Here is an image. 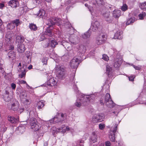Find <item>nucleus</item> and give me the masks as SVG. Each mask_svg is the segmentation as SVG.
Instances as JSON below:
<instances>
[{"mask_svg": "<svg viewBox=\"0 0 146 146\" xmlns=\"http://www.w3.org/2000/svg\"><path fill=\"white\" fill-rule=\"evenodd\" d=\"M46 23L48 26V27L47 28L44 34L41 36L42 37H44L45 38H47V36L51 37L53 35L52 33L51 30L49 28V27L55 24L58 26L63 24L61 19L58 18H52L51 19H48L46 20Z\"/></svg>", "mask_w": 146, "mask_h": 146, "instance_id": "nucleus-1", "label": "nucleus"}, {"mask_svg": "<svg viewBox=\"0 0 146 146\" xmlns=\"http://www.w3.org/2000/svg\"><path fill=\"white\" fill-rule=\"evenodd\" d=\"M65 70L64 66L60 65H56L55 67V73L57 77L62 79L65 77Z\"/></svg>", "mask_w": 146, "mask_h": 146, "instance_id": "nucleus-2", "label": "nucleus"}, {"mask_svg": "<svg viewBox=\"0 0 146 146\" xmlns=\"http://www.w3.org/2000/svg\"><path fill=\"white\" fill-rule=\"evenodd\" d=\"M81 56L74 57L70 62V66L74 69L76 68L81 60Z\"/></svg>", "mask_w": 146, "mask_h": 146, "instance_id": "nucleus-3", "label": "nucleus"}, {"mask_svg": "<svg viewBox=\"0 0 146 146\" xmlns=\"http://www.w3.org/2000/svg\"><path fill=\"white\" fill-rule=\"evenodd\" d=\"M105 101L106 104L108 107L112 108L115 105V104L112 100L110 94L108 93L106 94L105 97Z\"/></svg>", "mask_w": 146, "mask_h": 146, "instance_id": "nucleus-4", "label": "nucleus"}, {"mask_svg": "<svg viewBox=\"0 0 146 146\" xmlns=\"http://www.w3.org/2000/svg\"><path fill=\"white\" fill-rule=\"evenodd\" d=\"M18 71L19 72H21V73L19 74V76L21 78L25 77L26 75V66L25 65H23L21 66V64L19 63L18 65Z\"/></svg>", "mask_w": 146, "mask_h": 146, "instance_id": "nucleus-5", "label": "nucleus"}, {"mask_svg": "<svg viewBox=\"0 0 146 146\" xmlns=\"http://www.w3.org/2000/svg\"><path fill=\"white\" fill-rule=\"evenodd\" d=\"M67 131H69L72 133L74 132V130L72 128H70L68 126H65L64 125L62 126L61 127L57 129L55 131V132H61L63 133H64Z\"/></svg>", "mask_w": 146, "mask_h": 146, "instance_id": "nucleus-6", "label": "nucleus"}, {"mask_svg": "<svg viewBox=\"0 0 146 146\" xmlns=\"http://www.w3.org/2000/svg\"><path fill=\"white\" fill-rule=\"evenodd\" d=\"M122 62V56L118 53L114 61L113 66L115 68H117L119 67Z\"/></svg>", "mask_w": 146, "mask_h": 146, "instance_id": "nucleus-7", "label": "nucleus"}, {"mask_svg": "<svg viewBox=\"0 0 146 146\" xmlns=\"http://www.w3.org/2000/svg\"><path fill=\"white\" fill-rule=\"evenodd\" d=\"M107 35L102 34L99 35L96 38V43L98 45H100L104 42L106 39Z\"/></svg>", "mask_w": 146, "mask_h": 146, "instance_id": "nucleus-8", "label": "nucleus"}, {"mask_svg": "<svg viewBox=\"0 0 146 146\" xmlns=\"http://www.w3.org/2000/svg\"><path fill=\"white\" fill-rule=\"evenodd\" d=\"M102 15L107 21L109 23L111 22L112 20L110 16V12L109 11L105 9L102 13Z\"/></svg>", "mask_w": 146, "mask_h": 146, "instance_id": "nucleus-9", "label": "nucleus"}, {"mask_svg": "<svg viewBox=\"0 0 146 146\" xmlns=\"http://www.w3.org/2000/svg\"><path fill=\"white\" fill-rule=\"evenodd\" d=\"M33 121L31 122L30 125L31 128L33 129L34 131H37L40 129V126H39L34 118L33 119Z\"/></svg>", "mask_w": 146, "mask_h": 146, "instance_id": "nucleus-10", "label": "nucleus"}, {"mask_svg": "<svg viewBox=\"0 0 146 146\" xmlns=\"http://www.w3.org/2000/svg\"><path fill=\"white\" fill-rule=\"evenodd\" d=\"M100 25V23L98 21H93L92 23L91 26L89 30H92L93 31H97Z\"/></svg>", "mask_w": 146, "mask_h": 146, "instance_id": "nucleus-11", "label": "nucleus"}, {"mask_svg": "<svg viewBox=\"0 0 146 146\" xmlns=\"http://www.w3.org/2000/svg\"><path fill=\"white\" fill-rule=\"evenodd\" d=\"M57 81L56 78L51 77L48 79L47 82V85L50 86H53L56 85Z\"/></svg>", "mask_w": 146, "mask_h": 146, "instance_id": "nucleus-12", "label": "nucleus"}, {"mask_svg": "<svg viewBox=\"0 0 146 146\" xmlns=\"http://www.w3.org/2000/svg\"><path fill=\"white\" fill-rule=\"evenodd\" d=\"M117 128V126H116L114 129L112 131L111 130L109 133V138L111 141L114 142L115 141V133L116 132Z\"/></svg>", "mask_w": 146, "mask_h": 146, "instance_id": "nucleus-13", "label": "nucleus"}, {"mask_svg": "<svg viewBox=\"0 0 146 146\" xmlns=\"http://www.w3.org/2000/svg\"><path fill=\"white\" fill-rule=\"evenodd\" d=\"M37 16L40 18L45 19L46 17V15L45 13L44 10L42 9H40L38 11V13L37 14Z\"/></svg>", "mask_w": 146, "mask_h": 146, "instance_id": "nucleus-14", "label": "nucleus"}, {"mask_svg": "<svg viewBox=\"0 0 146 146\" xmlns=\"http://www.w3.org/2000/svg\"><path fill=\"white\" fill-rule=\"evenodd\" d=\"M25 50V45L23 43L18 44L17 46V50L19 53L24 52Z\"/></svg>", "mask_w": 146, "mask_h": 146, "instance_id": "nucleus-15", "label": "nucleus"}, {"mask_svg": "<svg viewBox=\"0 0 146 146\" xmlns=\"http://www.w3.org/2000/svg\"><path fill=\"white\" fill-rule=\"evenodd\" d=\"M12 38L10 34H7L4 41V44L7 45L11 44Z\"/></svg>", "mask_w": 146, "mask_h": 146, "instance_id": "nucleus-16", "label": "nucleus"}, {"mask_svg": "<svg viewBox=\"0 0 146 146\" xmlns=\"http://www.w3.org/2000/svg\"><path fill=\"white\" fill-rule=\"evenodd\" d=\"M8 3L9 5L13 8L16 7L19 5V1L15 0H12L10 1Z\"/></svg>", "mask_w": 146, "mask_h": 146, "instance_id": "nucleus-17", "label": "nucleus"}, {"mask_svg": "<svg viewBox=\"0 0 146 146\" xmlns=\"http://www.w3.org/2000/svg\"><path fill=\"white\" fill-rule=\"evenodd\" d=\"M123 37V32L121 31H118L115 34L114 38L115 39H121Z\"/></svg>", "mask_w": 146, "mask_h": 146, "instance_id": "nucleus-18", "label": "nucleus"}, {"mask_svg": "<svg viewBox=\"0 0 146 146\" xmlns=\"http://www.w3.org/2000/svg\"><path fill=\"white\" fill-rule=\"evenodd\" d=\"M15 53L14 52L11 50L8 54V58L10 60H13L15 58Z\"/></svg>", "mask_w": 146, "mask_h": 146, "instance_id": "nucleus-19", "label": "nucleus"}, {"mask_svg": "<svg viewBox=\"0 0 146 146\" xmlns=\"http://www.w3.org/2000/svg\"><path fill=\"white\" fill-rule=\"evenodd\" d=\"M66 114L63 113H60L58 114V117L59 118V121L62 122L65 120L66 118Z\"/></svg>", "mask_w": 146, "mask_h": 146, "instance_id": "nucleus-20", "label": "nucleus"}, {"mask_svg": "<svg viewBox=\"0 0 146 146\" xmlns=\"http://www.w3.org/2000/svg\"><path fill=\"white\" fill-rule=\"evenodd\" d=\"M8 119L9 121L12 123H16L19 120L18 117H17V118H15L14 117L10 116H8Z\"/></svg>", "mask_w": 146, "mask_h": 146, "instance_id": "nucleus-21", "label": "nucleus"}, {"mask_svg": "<svg viewBox=\"0 0 146 146\" xmlns=\"http://www.w3.org/2000/svg\"><path fill=\"white\" fill-rule=\"evenodd\" d=\"M96 3H93V4L97 7L101 6L103 5L104 3L103 0H95Z\"/></svg>", "mask_w": 146, "mask_h": 146, "instance_id": "nucleus-22", "label": "nucleus"}, {"mask_svg": "<svg viewBox=\"0 0 146 146\" xmlns=\"http://www.w3.org/2000/svg\"><path fill=\"white\" fill-rule=\"evenodd\" d=\"M19 104L18 102L14 103L12 104L11 109L14 111H17L19 107Z\"/></svg>", "mask_w": 146, "mask_h": 146, "instance_id": "nucleus-23", "label": "nucleus"}, {"mask_svg": "<svg viewBox=\"0 0 146 146\" xmlns=\"http://www.w3.org/2000/svg\"><path fill=\"white\" fill-rule=\"evenodd\" d=\"M121 14V11L119 10H114L113 13V16L116 18H118Z\"/></svg>", "mask_w": 146, "mask_h": 146, "instance_id": "nucleus-24", "label": "nucleus"}, {"mask_svg": "<svg viewBox=\"0 0 146 146\" xmlns=\"http://www.w3.org/2000/svg\"><path fill=\"white\" fill-rule=\"evenodd\" d=\"M24 40L23 37L21 35H19L17 36L16 38V42H18L19 44L22 43Z\"/></svg>", "mask_w": 146, "mask_h": 146, "instance_id": "nucleus-25", "label": "nucleus"}, {"mask_svg": "<svg viewBox=\"0 0 146 146\" xmlns=\"http://www.w3.org/2000/svg\"><path fill=\"white\" fill-rule=\"evenodd\" d=\"M86 50V47L84 46L80 45L79 46V49L78 50V53H81V55H82L85 52Z\"/></svg>", "mask_w": 146, "mask_h": 146, "instance_id": "nucleus-26", "label": "nucleus"}, {"mask_svg": "<svg viewBox=\"0 0 146 146\" xmlns=\"http://www.w3.org/2000/svg\"><path fill=\"white\" fill-rule=\"evenodd\" d=\"M96 115L97 117L99 122L102 121L104 120L105 118V115L103 113H100Z\"/></svg>", "mask_w": 146, "mask_h": 146, "instance_id": "nucleus-27", "label": "nucleus"}, {"mask_svg": "<svg viewBox=\"0 0 146 146\" xmlns=\"http://www.w3.org/2000/svg\"><path fill=\"white\" fill-rule=\"evenodd\" d=\"M90 141V142H92L93 143L97 142V136L96 135L95 133L94 132H93L92 133V135L91 137Z\"/></svg>", "mask_w": 146, "mask_h": 146, "instance_id": "nucleus-28", "label": "nucleus"}, {"mask_svg": "<svg viewBox=\"0 0 146 146\" xmlns=\"http://www.w3.org/2000/svg\"><path fill=\"white\" fill-rule=\"evenodd\" d=\"M91 35V32L89 30L86 33L82 35V37L84 39L89 38Z\"/></svg>", "mask_w": 146, "mask_h": 146, "instance_id": "nucleus-29", "label": "nucleus"}, {"mask_svg": "<svg viewBox=\"0 0 146 146\" xmlns=\"http://www.w3.org/2000/svg\"><path fill=\"white\" fill-rule=\"evenodd\" d=\"M94 95H91L90 96L88 95V96L85 97L84 96L83 99L84 100H85L86 99H87V101H86V102L87 103H88L89 102H92L91 99H92V98H94Z\"/></svg>", "mask_w": 146, "mask_h": 146, "instance_id": "nucleus-30", "label": "nucleus"}, {"mask_svg": "<svg viewBox=\"0 0 146 146\" xmlns=\"http://www.w3.org/2000/svg\"><path fill=\"white\" fill-rule=\"evenodd\" d=\"M44 102L43 100H41L38 102L36 106L38 109H40L44 106Z\"/></svg>", "mask_w": 146, "mask_h": 146, "instance_id": "nucleus-31", "label": "nucleus"}, {"mask_svg": "<svg viewBox=\"0 0 146 146\" xmlns=\"http://www.w3.org/2000/svg\"><path fill=\"white\" fill-rule=\"evenodd\" d=\"M73 35H72L69 38V41L72 43L73 44H76L78 42V40L76 38H72Z\"/></svg>", "mask_w": 146, "mask_h": 146, "instance_id": "nucleus-32", "label": "nucleus"}, {"mask_svg": "<svg viewBox=\"0 0 146 146\" xmlns=\"http://www.w3.org/2000/svg\"><path fill=\"white\" fill-rule=\"evenodd\" d=\"M17 130L19 131V133H23L25 131V127L23 126H19L17 128Z\"/></svg>", "mask_w": 146, "mask_h": 146, "instance_id": "nucleus-33", "label": "nucleus"}, {"mask_svg": "<svg viewBox=\"0 0 146 146\" xmlns=\"http://www.w3.org/2000/svg\"><path fill=\"white\" fill-rule=\"evenodd\" d=\"M29 27L31 30L34 31H36L37 28L36 25L33 23L30 24L29 25Z\"/></svg>", "mask_w": 146, "mask_h": 146, "instance_id": "nucleus-34", "label": "nucleus"}, {"mask_svg": "<svg viewBox=\"0 0 146 146\" xmlns=\"http://www.w3.org/2000/svg\"><path fill=\"white\" fill-rule=\"evenodd\" d=\"M112 68L109 65H107L106 66V72L108 75L111 74L112 72Z\"/></svg>", "mask_w": 146, "mask_h": 146, "instance_id": "nucleus-35", "label": "nucleus"}, {"mask_svg": "<svg viewBox=\"0 0 146 146\" xmlns=\"http://www.w3.org/2000/svg\"><path fill=\"white\" fill-rule=\"evenodd\" d=\"M135 18L134 17H133L128 19L126 23V25H128L131 23H133L135 21Z\"/></svg>", "mask_w": 146, "mask_h": 146, "instance_id": "nucleus-36", "label": "nucleus"}, {"mask_svg": "<svg viewBox=\"0 0 146 146\" xmlns=\"http://www.w3.org/2000/svg\"><path fill=\"white\" fill-rule=\"evenodd\" d=\"M59 118L58 117V114L56 115L54 118L52 119L53 123H58L60 122Z\"/></svg>", "mask_w": 146, "mask_h": 146, "instance_id": "nucleus-37", "label": "nucleus"}, {"mask_svg": "<svg viewBox=\"0 0 146 146\" xmlns=\"http://www.w3.org/2000/svg\"><path fill=\"white\" fill-rule=\"evenodd\" d=\"M82 99H79V100L77 99L76 102L75 103V105L77 107H80L81 105L82 100Z\"/></svg>", "mask_w": 146, "mask_h": 146, "instance_id": "nucleus-38", "label": "nucleus"}, {"mask_svg": "<svg viewBox=\"0 0 146 146\" xmlns=\"http://www.w3.org/2000/svg\"><path fill=\"white\" fill-rule=\"evenodd\" d=\"M22 101L23 102L24 104L26 105H29L31 102V100L27 99L26 98L23 99Z\"/></svg>", "mask_w": 146, "mask_h": 146, "instance_id": "nucleus-39", "label": "nucleus"}, {"mask_svg": "<svg viewBox=\"0 0 146 146\" xmlns=\"http://www.w3.org/2000/svg\"><path fill=\"white\" fill-rule=\"evenodd\" d=\"M146 15V13L145 12H143L142 13L139 14V19L143 20V17Z\"/></svg>", "mask_w": 146, "mask_h": 146, "instance_id": "nucleus-40", "label": "nucleus"}, {"mask_svg": "<svg viewBox=\"0 0 146 146\" xmlns=\"http://www.w3.org/2000/svg\"><path fill=\"white\" fill-rule=\"evenodd\" d=\"M58 44L57 42L54 40H51L50 45L51 47L52 48H54Z\"/></svg>", "mask_w": 146, "mask_h": 146, "instance_id": "nucleus-41", "label": "nucleus"}, {"mask_svg": "<svg viewBox=\"0 0 146 146\" xmlns=\"http://www.w3.org/2000/svg\"><path fill=\"white\" fill-rule=\"evenodd\" d=\"M12 22L14 25H15L17 26H18L20 23V22L19 21V20L18 19H16L13 21Z\"/></svg>", "mask_w": 146, "mask_h": 146, "instance_id": "nucleus-42", "label": "nucleus"}, {"mask_svg": "<svg viewBox=\"0 0 146 146\" xmlns=\"http://www.w3.org/2000/svg\"><path fill=\"white\" fill-rule=\"evenodd\" d=\"M7 27L9 29L11 30L15 27V25L12 22L10 23H9L7 25Z\"/></svg>", "mask_w": 146, "mask_h": 146, "instance_id": "nucleus-43", "label": "nucleus"}, {"mask_svg": "<svg viewBox=\"0 0 146 146\" xmlns=\"http://www.w3.org/2000/svg\"><path fill=\"white\" fill-rule=\"evenodd\" d=\"M140 7L142 10L145 9H146V2L141 3Z\"/></svg>", "mask_w": 146, "mask_h": 146, "instance_id": "nucleus-44", "label": "nucleus"}, {"mask_svg": "<svg viewBox=\"0 0 146 146\" xmlns=\"http://www.w3.org/2000/svg\"><path fill=\"white\" fill-rule=\"evenodd\" d=\"M84 141L82 140H81L79 142H77L76 144V146H84Z\"/></svg>", "mask_w": 146, "mask_h": 146, "instance_id": "nucleus-45", "label": "nucleus"}, {"mask_svg": "<svg viewBox=\"0 0 146 146\" xmlns=\"http://www.w3.org/2000/svg\"><path fill=\"white\" fill-rule=\"evenodd\" d=\"M92 121L94 123L99 122L98 119H97V117H96V115H94L92 117Z\"/></svg>", "mask_w": 146, "mask_h": 146, "instance_id": "nucleus-46", "label": "nucleus"}, {"mask_svg": "<svg viewBox=\"0 0 146 146\" xmlns=\"http://www.w3.org/2000/svg\"><path fill=\"white\" fill-rule=\"evenodd\" d=\"M48 58L46 57H44L42 59V62L43 64L46 65L47 64Z\"/></svg>", "mask_w": 146, "mask_h": 146, "instance_id": "nucleus-47", "label": "nucleus"}, {"mask_svg": "<svg viewBox=\"0 0 146 146\" xmlns=\"http://www.w3.org/2000/svg\"><path fill=\"white\" fill-rule=\"evenodd\" d=\"M11 98L9 95H5L4 100L6 102H9L11 100Z\"/></svg>", "mask_w": 146, "mask_h": 146, "instance_id": "nucleus-48", "label": "nucleus"}, {"mask_svg": "<svg viewBox=\"0 0 146 146\" xmlns=\"http://www.w3.org/2000/svg\"><path fill=\"white\" fill-rule=\"evenodd\" d=\"M27 96V94L25 90L23 91V93H21V97L22 96H23V99H25V98H26Z\"/></svg>", "mask_w": 146, "mask_h": 146, "instance_id": "nucleus-49", "label": "nucleus"}, {"mask_svg": "<svg viewBox=\"0 0 146 146\" xmlns=\"http://www.w3.org/2000/svg\"><path fill=\"white\" fill-rule=\"evenodd\" d=\"M121 10L125 11L127 9V6L126 4H123L121 8Z\"/></svg>", "mask_w": 146, "mask_h": 146, "instance_id": "nucleus-50", "label": "nucleus"}, {"mask_svg": "<svg viewBox=\"0 0 146 146\" xmlns=\"http://www.w3.org/2000/svg\"><path fill=\"white\" fill-rule=\"evenodd\" d=\"M33 3L36 5L40 4L41 2L40 0H33Z\"/></svg>", "mask_w": 146, "mask_h": 146, "instance_id": "nucleus-51", "label": "nucleus"}, {"mask_svg": "<svg viewBox=\"0 0 146 146\" xmlns=\"http://www.w3.org/2000/svg\"><path fill=\"white\" fill-rule=\"evenodd\" d=\"M102 59L105 60L107 61L109 60V58L107 55L103 54L102 56Z\"/></svg>", "mask_w": 146, "mask_h": 146, "instance_id": "nucleus-52", "label": "nucleus"}, {"mask_svg": "<svg viewBox=\"0 0 146 146\" xmlns=\"http://www.w3.org/2000/svg\"><path fill=\"white\" fill-rule=\"evenodd\" d=\"M105 127V125L104 124L100 123L99 125V129L101 130H103L104 129Z\"/></svg>", "mask_w": 146, "mask_h": 146, "instance_id": "nucleus-53", "label": "nucleus"}, {"mask_svg": "<svg viewBox=\"0 0 146 146\" xmlns=\"http://www.w3.org/2000/svg\"><path fill=\"white\" fill-rule=\"evenodd\" d=\"M45 122L46 123V124H47L48 125H47L48 127L50 125L53 123L52 119L49 121H45ZM46 126H47V125H46Z\"/></svg>", "mask_w": 146, "mask_h": 146, "instance_id": "nucleus-54", "label": "nucleus"}, {"mask_svg": "<svg viewBox=\"0 0 146 146\" xmlns=\"http://www.w3.org/2000/svg\"><path fill=\"white\" fill-rule=\"evenodd\" d=\"M11 86L12 90H15V89L16 87V85L15 84L12 83L11 84Z\"/></svg>", "mask_w": 146, "mask_h": 146, "instance_id": "nucleus-55", "label": "nucleus"}, {"mask_svg": "<svg viewBox=\"0 0 146 146\" xmlns=\"http://www.w3.org/2000/svg\"><path fill=\"white\" fill-rule=\"evenodd\" d=\"M27 83L25 81L21 80H19V84H26Z\"/></svg>", "mask_w": 146, "mask_h": 146, "instance_id": "nucleus-56", "label": "nucleus"}, {"mask_svg": "<svg viewBox=\"0 0 146 146\" xmlns=\"http://www.w3.org/2000/svg\"><path fill=\"white\" fill-rule=\"evenodd\" d=\"M88 8L89 9V10L90 12L91 15H94L93 12V8L91 6H89L88 7Z\"/></svg>", "mask_w": 146, "mask_h": 146, "instance_id": "nucleus-57", "label": "nucleus"}, {"mask_svg": "<svg viewBox=\"0 0 146 146\" xmlns=\"http://www.w3.org/2000/svg\"><path fill=\"white\" fill-rule=\"evenodd\" d=\"M105 146H111V143L110 141H106L105 142Z\"/></svg>", "mask_w": 146, "mask_h": 146, "instance_id": "nucleus-58", "label": "nucleus"}, {"mask_svg": "<svg viewBox=\"0 0 146 146\" xmlns=\"http://www.w3.org/2000/svg\"><path fill=\"white\" fill-rule=\"evenodd\" d=\"M135 77L134 76H130L128 78H129V80L131 81H133L134 78H135Z\"/></svg>", "mask_w": 146, "mask_h": 146, "instance_id": "nucleus-59", "label": "nucleus"}, {"mask_svg": "<svg viewBox=\"0 0 146 146\" xmlns=\"http://www.w3.org/2000/svg\"><path fill=\"white\" fill-rule=\"evenodd\" d=\"M24 108H20L19 110H17V112L18 113H21L24 110Z\"/></svg>", "mask_w": 146, "mask_h": 146, "instance_id": "nucleus-60", "label": "nucleus"}, {"mask_svg": "<svg viewBox=\"0 0 146 146\" xmlns=\"http://www.w3.org/2000/svg\"><path fill=\"white\" fill-rule=\"evenodd\" d=\"M2 60L1 58H0V70H2V66L3 64H2Z\"/></svg>", "mask_w": 146, "mask_h": 146, "instance_id": "nucleus-61", "label": "nucleus"}, {"mask_svg": "<svg viewBox=\"0 0 146 146\" xmlns=\"http://www.w3.org/2000/svg\"><path fill=\"white\" fill-rule=\"evenodd\" d=\"M2 23L1 20L0 19V31H2L3 29L2 28Z\"/></svg>", "mask_w": 146, "mask_h": 146, "instance_id": "nucleus-62", "label": "nucleus"}, {"mask_svg": "<svg viewBox=\"0 0 146 146\" xmlns=\"http://www.w3.org/2000/svg\"><path fill=\"white\" fill-rule=\"evenodd\" d=\"M5 6L4 4L3 3H0V9H2Z\"/></svg>", "mask_w": 146, "mask_h": 146, "instance_id": "nucleus-63", "label": "nucleus"}, {"mask_svg": "<svg viewBox=\"0 0 146 146\" xmlns=\"http://www.w3.org/2000/svg\"><path fill=\"white\" fill-rule=\"evenodd\" d=\"M133 68L135 69V70H139L140 69V68H139V67H138V66H136L135 65H133Z\"/></svg>", "mask_w": 146, "mask_h": 146, "instance_id": "nucleus-64", "label": "nucleus"}]
</instances>
